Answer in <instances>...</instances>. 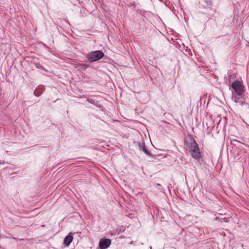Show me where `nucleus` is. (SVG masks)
Wrapping results in <instances>:
<instances>
[{"instance_id": "obj_1", "label": "nucleus", "mask_w": 249, "mask_h": 249, "mask_svg": "<svg viewBox=\"0 0 249 249\" xmlns=\"http://www.w3.org/2000/svg\"><path fill=\"white\" fill-rule=\"evenodd\" d=\"M186 145L193 158L199 160L201 158V154L198 144L195 140L191 137L186 142Z\"/></svg>"}, {"instance_id": "obj_2", "label": "nucleus", "mask_w": 249, "mask_h": 249, "mask_svg": "<svg viewBox=\"0 0 249 249\" xmlns=\"http://www.w3.org/2000/svg\"><path fill=\"white\" fill-rule=\"evenodd\" d=\"M104 55L101 51H96L90 53L88 55V58L90 62H94L101 59Z\"/></svg>"}, {"instance_id": "obj_3", "label": "nucleus", "mask_w": 249, "mask_h": 249, "mask_svg": "<svg viewBox=\"0 0 249 249\" xmlns=\"http://www.w3.org/2000/svg\"><path fill=\"white\" fill-rule=\"evenodd\" d=\"M231 87L238 96H241L243 92V87L239 81L233 82L231 85Z\"/></svg>"}, {"instance_id": "obj_4", "label": "nucleus", "mask_w": 249, "mask_h": 249, "mask_svg": "<svg viewBox=\"0 0 249 249\" xmlns=\"http://www.w3.org/2000/svg\"><path fill=\"white\" fill-rule=\"evenodd\" d=\"M111 244V240L109 239H102L99 242V247L101 249H106Z\"/></svg>"}, {"instance_id": "obj_5", "label": "nucleus", "mask_w": 249, "mask_h": 249, "mask_svg": "<svg viewBox=\"0 0 249 249\" xmlns=\"http://www.w3.org/2000/svg\"><path fill=\"white\" fill-rule=\"evenodd\" d=\"M73 236L71 233H70L64 240V244L66 246H68L70 245L71 242L72 241Z\"/></svg>"}, {"instance_id": "obj_6", "label": "nucleus", "mask_w": 249, "mask_h": 249, "mask_svg": "<svg viewBox=\"0 0 249 249\" xmlns=\"http://www.w3.org/2000/svg\"><path fill=\"white\" fill-rule=\"evenodd\" d=\"M44 88L42 86H38L36 88L34 91V94L36 97H39L42 93Z\"/></svg>"}, {"instance_id": "obj_7", "label": "nucleus", "mask_w": 249, "mask_h": 249, "mask_svg": "<svg viewBox=\"0 0 249 249\" xmlns=\"http://www.w3.org/2000/svg\"><path fill=\"white\" fill-rule=\"evenodd\" d=\"M139 145L140 149L141 150H142L145 153L146 155H147L148 156H150L151 155L150 152L147 149L144 143H140Z\"/></svg>"}, {"instance_id": "obj_8", "label": "nucleus", "mask_w": 249, "mask_h": 249, "mask_svg": "<svg viewBox=\"0 0 249 249\" xmlns=\"http://www.w3.org/2000/svg\"><path fill=\"white\" fill-rule=\"evenodd\" d=\"M234 101L236 103H239V105L242 104V101L241 100V96H237V97L235 96L234 97Z\"/></svg>"}, {"instance_id": "obj_9", "label": "nucleus", "mask_w": 249, "mask_h": 249, "mask_svg": "<svg viewBox=\"0 0 249 249\" xmlns=\"http://www.w3.org/2000/svg\"><path fill=\"white\" fill-rule=\"evenodd\" d=\"M206 4L209 8H212L213 6V2L212 0H204Z\"/></svg>"}, {"instance_id": "obj_10", "label": "nucleus", "mask_w": 249, "mask_h": 249, "mask_svg": "<svg viewBox=\"0 0 249 249\" xmlns=\"http://www.w3.org/2000/svg\"><path fill=\"white\" fill-rule=\"evenodd\" d=\"M87 101L89 102V103H91V104H93V103L92 102V101H91L90 100H89V99H87Z\"/></svg>"}]
</instances>
